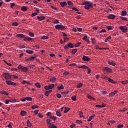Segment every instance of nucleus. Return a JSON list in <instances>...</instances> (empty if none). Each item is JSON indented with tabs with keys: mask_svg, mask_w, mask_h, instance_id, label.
I'll use <instances>...</instances> for the list:
<instances>
[{
	"mask_svg": "<svg viewBox=\"0 0 128 128\" xmlns=\"http://www.w3.org/2000/svg\"><path fill=\"white\" fill-rule=\"evenodd\" d=\"M83 6H84V8L85 10H90V8H92V2H84L82 4Z\"/></svg>",
	"mask_w": 128,
	"mask_h": 128,
	"instance_id": "nucleus-1",
	"label": "nucleus"
},
{
	"mask_svg": "<svg viewBox=\"0 0 128 128\" xmlns=\"http://www.w3.org/2000/svg\"><path fill=\"white\" fill-rule=\"evenodd\" d=\"M3 76L6 80H10L12 78V76L8 73H4Z\"/></svg>",
	"mask_w": 128,
	"mask_h": 128,
	"instance_id": "nucleus-2",
	"label": "nucleus"
},
{
	"mask_svg": "<svg viewBox=\"0 0 128 128\" xmlns=\"http://www.w3.org/2000/svg\"><path fill=\"white\" fill-rule=\"evenodd\" d=\"M120 30L122 32H128V28L126 26H119Z\"/></svg>",
	"mask_w": 128,
	"mask_h": 128,
	"instance_id": "nucleus-3",
	"label": "nucleus"
},
{
	"mask_svg": "<svg viewBox=\"0 0 128 128\" xmlns=\"http://www.w3.org/2000/svg\"><path fill=\"white\" fill-rule=\"evenodd\" d=\"M56 30H64V26L62 24H56L55 26Z\"/></svg>",
	"mask_w": 128,
	"mask_h": 128,
	"instance_id": "nucleus-4",
	"label": "nucleus"
},
{
	"mask_svg": "<svg viewBox=\"0 0 128 128\" xmlns=\"http://www.w3.org/2000/svg\"><path fill=\"white\" fill-rule=\"evenodd\" d=\"M6 84L9 85V86H16V84L14 82H11L10 80L6 81Z\"/></svg>",
	"mask_w": 128,
	"mask_h": 128,
	"instance_id": "nucleus-5",
	"label": "nucleus"
},
{
	"mask_svg": "<svg viewBox=\"0 0 128 128\" xmlns=\"http://www.w3.org/2000/svg\"><path fill=\"white\" fill-rule=\"evenodd\" d=\"M90 60V58L86 56H84L82 57V60H84V62H89Z\"/></svg>",
	"mask_w": 128,
	"mask_h": 128,
	"instance_id": "nucleus-6",
	"label": "nucleus"
},
{
	"mask_svg": "<svg viewBox=\"0 0 128 128\" xmlns=\"http://www.w3.org/2000/svg\"><path fill=\"white\" fill-rule=\"evenodd\" d=\"M37 18L40 22L42 20H44L46 18V17L44 16H38Z\"/></svg>",
	"mask_w": 128,
	"mask_h": 128,
	"instance_id": "nucleus-7",
	"label": "nucleus"
},
{
	"mask_svg": "<svg viewBox=\"0 0 128 128\" xmlns=\"http://www.w3.org/2000/svg\"><path fill=\"white\" fill-rule=\"evenodd\" d=\"M104 70H106V72H112V70L108 67H105Z\"/></svg>",
	"mask_w": 128,
	"mask_h": 128,
	"instance_id": "nucleus-8",
	"label": "nucleus"
},
{
	"mask_svg": "<svg viewBox=\"0 0 128 128\" xmlns=\"http://www.w3.org/2000/svg\"><path fill=\"white\" fill-rule=\"evenodd\" d=\"M32 40V38H31L30 37H24V42H26L27 40L28 42H30V40Z\"/></svg>",
	"mask_w": 128,
	"mask_h": 128,
	"instance_id": "nucleus-9",
	"label": "nucleus"
},
{
	"mask_svg": "<svg viewBox=\"0 0 128 128\" xmlns=\"http://www.w3.org/2000/svg\"><path fill=\"white\" fill-rule=\"evenodd\" d=\"M95 117V114H92V115L89 116V118H88V122H91V120Z\"/></svg>",
	"mask_w": 128,
	"mask_h": 128,
	"instance_id": "nucleus-10",
	"label": "nucleus"
},
{
	"mask_svg": "<svg viewBox=\"0 0 128 128\" xmlns=\"http://www.w3.org/2000/svg\"><path fill=\"white\" fill-rule=\"evenodd\" d=\"M108 18H110V20H114V18H116V16H114V14H110L108 16Z\"/></svg>",
	"mask_w": 128,
	"mask_h": 128,
	"instance_id": "nucleus-11",
	"label": "nucleus"
},
{
	"mask_svg": "<svg viewBox=\"0 0 128 128\" xmlns=\"http://www.w3.org/2000/svg\"><path fill=\"white\" fill-rule=\"evenodd\" d=\"M68 48H74V44H72L71 42H69L67 44Z\"/></svg>",
	"mask_w": 128,
	"mask_h": 128,
	"instance_id": "nucleus-12",
	"label": "nucleus"
},
{
	"mask_svg": "<svg viewBox=\"0 0 128 128\" xmlns=\"http://www.w3.org/2000/svg\"><path fill=\"white\" fill-rule=\"evenodd\" d=\"M96 107L97 108H106V104H102V105H96Z\"/></svg>",
	"mask_w": 128,
	"mask_h": 128,
	"instance_id": "nucleus-13",
	"label": "nucleus"
},
{
	"mask_svg": "<svg viewBox=\"0 0 128 128\" xmlns=\"http://www.w3.org/2000/svg\"><path fill=\"white\" fill-rule=\"evenodd\" d=\"M16 36H18V38H24V34H17Z\"/></svg>",
	"mask_w": 128,
	"mask_h": 128,
	"instance_id": "nucleus-14",
	"label": "nucleus"
},
{
	"mask_svg": "<svg viewBox=\"0 0 128 128\" xmlns=\"http://www.w3.org/2000/svg\"><path fill=\"white\" fill-rule=\"evenodd\" d=\"M78 68H84V70H88V67L85 65H83L82 66H78Z\"/></svg>",
	"mask_w": 128,
	"mask_h": 128,
	"instance_id": "nucleus-15",
	"label": "nucleus"
},
{
	"mask_svg": "<svg viewBox=\"0 0 128 128\" xmlns=\"http://www.w3.org/2000/svg\"><path fill=\"white\" fill-rule=\"evenodd\" d=\"M0 93L1 94H4V95H9V94L8 93L6 92V91H4V90H1L0 92Z\"/></svg>",
	"mask_w": 128,
	"mask_h": 128,
	"instance_id": "nucleus-16",
	"label": "nucleus"
},
{
	"mask_svg": "<svg viewBox=\"0 0 128 128\" xmlns=\"http://www.w3.org/2000/svg\"><path fill=\"white\" fill-rule=\"evenodd\" d=\"M60 4L61 6L64 7V6H66L67 3L66 2H60Z\"/></svg>",
	"mask_w": 128,
	"mask_h": 128,
	"instance_id": "nucleus-17",
	"label": "nucleus"
},
{
	"mask_svg": "<svg viewBox=\"0 0 128 128\" xmlns=\"http://www.w3.org/2000/svg\"><path fill=\"white\" fill-rule=\"evenodd\" d=\"M26 114H27V112H25L24 110H22L20 114L22 116H24L26 115Z\"/></svg>",
	"mask_w": 128,
	"mask_h": 128,
	"instance_id": "nucleus-18",
	"label": "nucleus"
},
{
	"mask_svg": "<svg viewBox=\"0 0 128 128\" xmlns=\"http://www.w3.org/2000/svg\"><path fill=\"white\" fill-rule=\"evenodd\" d=\"M56 115L58 116V117H60L61 116H62V114H61V113H60V110H58L56 112Z\"/></svg>",
	"mask_w": 128,
	"mask_h": 128,
	"instance_id": "nucleus-19",
	"label": "nucleus"
},
{
	"mask_svg": "<svg viewBox=\"0 0 128 128\" xmlns=\"http://www.w3.org/2000/svg\"><path fill=\"white\" fill-rule=\"evenodd\" d=\"M21 10H23V12H26V10H28V8H26V6H24L21 8Z\"/></svg>",
	"mask_w": 128,
	"mask_h": 128,
	"instance_id": "nucleus-20",
	"label": "nucleus"
},
{
	"mask_svg": "<svg viewBox=\"0 0 128 128\" xmlns=\"http://www.w3.org/2000/svg\"><path fill=\"white\" fill-rule=\"evenodd\" d=\"M108 64L110 65V66H116V63L112 62H110L109 61L108 62Z\"/></svg>",
	"mask_w": 128,
	"mask_h": 128,
	"instance_id": "nucleus-21",
	"label": "nucleus"
},
{
	"mask_svg": "<svg viewBox=\"0 0 128 128\" xmlns=\"http://www.w3.org/2000/svg\"><path fill=\"white\" fill-rule=\"evenodd\" d=\"M126 10H122L121 16H124L126 15Z\"/></svg>",
	"mask_w": 128,
	"mask_h": 128,
	"instance_id": "nucleus-22",
	"label": "nucleus"
},
{
	"mask_svg": "<svg viewBox=\"0 0 128 128\" xmlns=\"http://www.w3.org/2000/svg\"><path fill=\"white\" fill-rule=\"evenodd\" d=\"M26 52L27 54H32L34 53V51H32V50H26Z\"/></svg>",
	"mask_w": 128,
	"mask_h": 128,
	"instance_id": "nucleus-23",
	"label": "nucleus"
},
{
	"mask_svg": "<svg viewBox=\"0 0 128 128\" xmlns=\"http://www.w3.org/2000/svg\"><path fill=\"white\" fill-rule=\"evenodd\" d=\"M71 100H73L74 102L76 101V96H72V97L71 98Z\"/></svg>",
	"mask_w": 128,
	"mask_h": 128,
	"instance_id": "nucleus-24",
	"label": "nucleus"
},
{
	"mask_svg": "<svg viewBox=\"0 0 128 128\" xmlns=\"http://www.w3.org/2000/svg\"><path fill=\"white\" fill-rule=\"evenodd\" d=\"M49 118H50V120H53L54 121L56 120V116H50V117H49Z\"/></svg>",
	"mask_w": 128,
	"mask_h": 128,
	"instance_id": "nucleus-25",
	"label": "nucleus"
},
{
	"mask_svg": "<svg viewBox=\"0 0 128 128\" xmlns=\"http://www.w3.org/2000/svg\"><path fill=\"white\" fill-rule=\"evenodd\" d=\"M70 110V108L65 107L64 112V114L68 113V111Z\"/></svg>",
	"mask_w": 128,
	"mask_h": 128,
	"instance_id": "nucleus-26",
	"label": "nucleus"
},
{
	"mask_svg": "<svg viewBox=\"0 0 128 128\" xmlns=\"http://www.w3.org/2000/svg\"><path fill=\"white\" fill-rule=\"evenodd\" d=\"M48 128H58L56 127V125L52 124L50 126H48Z\"/></svg>",
	"mask_w": 128,
	"mask_h": 128,
	"instance_id": "nucleus-27",
	"label": "nucleus"
},
{
	"mask_svg": "<svg viewBox=\"0 0 128 128\" xmlns=\"http://www.w3.org/2000/svg\"><path fill=\"white\" fill-rule=\"evenodd\" d=\"M56 88H58V90H64V86H62V84H61L60 86H58L56 87Z\"/></svg>",
	"mask_w": 128,
	"mask_h": 128,
	"instance_id": "nucleus-28",
	"label": "nucleus"
},
{
	"mask_svg": "<svg viewBox=\"0 0 128 128\" xmlns=\"http://www.w3.org/2000/svg\"><path fill=\"white\" fill-rule=\"evenodd\" d=\"M50 122H52L50 119H47L46 120V124L48 125H52V123H50Z\"/></svg>",
	"mask_w": 128,
	"mask_h": 128,
	"instance_id": "nucleus-29",
	"label": "nucleus"
},
{
	"mask_svg": "<svg viewBox=\"0 0 128 128\" xmlns=\"http://www.w3.org/2000/svg\"><path fill=\"white\" fill-rule=\"evenodd\" d=\"M21 70L26 72L28 71V68L24 67L21 69Z\"/></svg>",
	"mask_w": 128,
	"mask_h": 128,
	"instance_id": "nucleus-30",
	"label": "nucleus"
},
{
	"mask_svg": "<svg viewBox=\"0 0 128 128\" xmlns=\"http://www.w3.org/2000/svg\"><path fill=\"white\" fill-rule=\"evenodd\" d=\"M76 52H78V50L76 49H73L72 51V54H75Z\"/></svg>",
	"mask_w": 128,
	"mask_h": 128,
	"instance_id": "nucleus-31",
	"label": "nucleus"
},
{
	"mask_svg": "<svg viewBox=\"0 0 128 128\" xmlns=\"http://www.w3.org/2000/svg\"><path fill=\"white\" fill-rule=\"evenodd\" d=\"M27 126L28 127H31V123H30V121L29 120H28L27 121Z\"/></svg>",
	"mask_w": 128,
	"mask_h": 128,
	"instance_id": "nucleus-32",
	"label": "nucleus"
},
{
	"mask_svg": "<svg viewBox=\"0 0 128 128\" xmlns=\"http://www.w3.org/2000/svg\"><path fill=\"white\" fill-rule=\"evenodd\" d=\"M12 26H18V24L16 22H14L12 23Z\"/></svg>",
	"mask_w": 128,
	"mask_h": 128,
	"instance_id": "nucleus-33",
	"label": "nucleus"
},
{
	"mask_svg": "<svg viewBox=\"0 0 128 128\" xmlns=\"http://www.w3.org/2000/svg\"><path fill=\"white\" fill-rule=\"evenodd\" d=\"M96 50H105V49H106V48H100V47L98 46H96Z\"/></svg>",
	"mask_w": 128,
	"mask_h": 128,
	"instance_id": "nucleus-34",
	"label": "nucleus"
},
{
	"mask_svg": "<svg viewBox=\"0 0 128 128\" xmlns=\"http://www.w3.org/2000/svg\"><path fill=\"white\" fill-rule=\"evenodd\" d=\"M48 36H43L42 37L41 40H48Z\"/></svg>",
	"mask_w": 128,
	"mask_h": 128,
	"instance_id": "nucleus-35",
	"label": "nucleus"
},
{
	"mask_svg": "<svg viewBox=\"0 0 128 128\" xmlns=\"http://www.w3.org/2000/svg\"><path fill=\"white\" fill-rule=\"evenodd\" d=\"M12 78H14V80H16L18 78V76L16 75H12Z\"/></svg>",
	"mask_w": 128,
	"mask_h": 128,
	"instance_id": "nucleus-36",
	"label": "nucleus"
},
{
	"mask_svg": "<svg viewBox=\"0 0 128 128\" xmlns=\"http://www.w3.org/2000/svg\"><path fill=\"white\" fill-rule=\"evenodd\" d=\"M82 84L80 83L79 84L77 85V86H76V88H82Z\"/></svg>",
	"mask_w": 128,
	"mask_h": 128,
	"instance_id": "nucleus-37",
	"label": "nucleus"
},
{
	"mask_svg": "<svg viewBox=\"0 0 128 128\" xmlns=\"http://www.w3.org/2000/svg\"><path fill=\"white\" fill-rule=\"evenodd\" d=\"M53 22L54 24H60V22L58 21V19H55L54 20Z\"/></svg>",
	"mask_w": 128,
	"mask_h": 128,
	"instance_id": "nucleus-38",
	"label": "nucleus"
},
{
	"mask_svg": "<svg viewBox=\"0 0 128 128\" xmlns=\"http://www.w3.org/2000/svg\"><path fill=\"white\" fill-rule=\"evenodd\" d=\"M88 98L90 100H95V99H94V97H92V96H91L90 95L88 96Z\"/></svg>",
	"mask_w": 128,
	"mask_h": 128,
	"instance_id": "nucleus-39",
	"label": "nucleus"
},
{
	"mask_svg": "<svg viewBox=\"0 0 128 128\" xmlns=\"http://www.w3.org/2000/svg\"><path fill=\"white\" fill-rule=\"evenodd\" d=\"M82 44V42H78L74 45V46H76V48H78V46H80V44Z\"/></svg>",
	"mask_w": 128,
	"mask_h": 128,
	"instance_id": "nucleus-40",
	"label": "nucleus"
},
{
	"mask_svg": "<svg viewBox=\"0 0 128 128\" xmlns=\"http://www.w3.org/2000/svg\"><path fill=\"white\" fill-rule=\"evenodd\" d=\"M44 90H46L52 89V88H49L48 86H44Z\"/></svg>",
	"mask_w": 128,
	"mask_h": 128,
	"instance_id": "nucleus-41",
	"label": "nucleus"
},
{
	"mask_svg": "<svg viewBox=\"0 0 128 128\" xmlns=\"http://www.w3.org/2000/svg\"><path fill=\"white\" fill-rule=\"evenodd\" d=\"M83 40H86V42H88V36H84Z\"/></svg>",
	"mask_w": 128,
	"mask_h": 128,
	"instance_id": "nucleus-42",
	"label": "nucleus"
},
{
	"mask_svg": "<svg viewBox=\"0 0 128 128\" xmlns=\"http://www.w3.org/2000/svg\"><path fill=\"white\" fill-rule=\"evenodd\" d=\"M79 115H80V118H82V117H83V112H79Z\"/></svg>",
	"mask_w": 128,
	"mask_h": 128,
	"instance_id": "nucleus-43",
	"label": "nucleus"
},
{
	"mask_svg": "<svg viewBox=\"0 0 128 128\" xmlns=\"http://www.w3.org/2000/svg\"><path fill=\"white\" fill-rule=\"evenodd\" d=\"M76 123L80 124H82V121L80 120H76Z\"/></svg>",
	"mask_w": 128,
	"mask_h": 128,
	"instance_id": "nucleus-44",
	"label": "nucleus"
},
{
	"mask_svg": "<svg viewBox=\"0 0 128 128\" xmlns=\"http://www.w3.org/2000/svg\"><path fill=\"white\" fill-rule=\"evenodd\" d=\"M36 87L38 88H40L41 86L39 82H36Z\"/></svg>",
	"mask_w": 128,
	"mask_h": 128,
	"instance_id": "nucleus-45",
	"label": "nucleus"
},
{
	"mask_svg": "<svg viewBox=\"0 0 128 128\" xmlns=\"http://www.w3.org/2000/svg\"><path fill=\"white\" fill-rule=\"evenodd\" d=\"M26 98L27 100V101L30 102V101H32V98H31L30 97H26Z\"/></svg>",
	"mask_w": 128,
	"mask_h": 128,
	"instance_id": "nucleus-46",
	"label": "nucleus"
},
{
	"mask_svg": "<svg viewBox=\"0 0 128 128\" xmlns=\"http://www.w3.org/2000/svg\"><path fill=\"white\" fill-rule=\"evenodd\" d=\"M29 36H31L32 38V37L34 36V34L33 32H30Z\"/></svg>",
	"mask_w": 128,
	"mask_h": 128,
	"instance_id": "nucleus-47",
	"label": "nucleus"
},
{
	"mask_svg": "<svg viewBox=\"0 0 128 128\" xmlns=\"http://www.w3.org/2000/svg\"><path fill=\"white\" fill-rule=\"evenodd\" d=\"M54 84H52L49 85V86H47V87H48L49 88H54Z\"/></svg>",
	"mask_w": 128,
	"mask_h": 128,
	"instance_id": "nucleus-48",
	"label": "nucleus"
},
{
	"mask_svg": "<svg viewBox=\"0 0 128 128\" xmlns=\"http://www.w3.org/2000/svg\"><path fill=\"white\" fill-rule=\"evenodd\" d=\"M32 108L33 110H34L36 108H38V106H37V105L32 106Z\"/></svg>",
	"mask_w": 128,
	"mask_h": 128,
	"instance_id": "nucleus-49",
	"label": "nucleus"
},
{
	"mask_svg": "<svg viewBox=\"0 0 128 128\" xmlns=\"http://www.w3.org/2000/svg\"><path fill=\"white\" fill-rule=\"evenodd\" d=\"M56 98H62V96L60 94H56Z\"/></svg>",
	"mask_w": 128,
	"mask_h": 128,
	"instance_id": "nucleus-50",
	"label": "nucleus"
},
{
	"mask_svg": "<svg viewBox=\"0 0 128 128\" xmlns=\"http://www.w3.org/2000/svg\"><path fill=\"white\" fill-rule=\"evenodd\" d=\"M10 102L12 103H15L16 102V100L15 99H12L10 100Z\"/></svg>",
	"mask_w": 128,
	"mask_h": 128,
	"instance_id": "nucleus-51",
	"label": "nucleus"
},
{
	"mask_svg": "<svg viewBox=\"0 0 128 128\" xmlns=\"http://www.w3.org/2000/svg\"><path fill=\"white\" fill-rule=\"evenodd\" d=\"M120 18L121 20H128V19L126 17H123V16H120Z\"/></svg>",
	"mask_w": 128,
	"mask_h": 128,
	"instance_id": "nucleus-52",
	"label": "nucleus"
},
{
	"mask_svg": "<svg viewBox=\"0 0 128 128\" xmlns=\"http://www.w3.org/2000/svg\"><path fill=\"white\" fill-rule=\"evenodd\" d=\"M121 83L122 84H128V81H122Z\"/></svg>",
	"mask_w": 128,
	"mask_h": 128,
	"instance_id": "nucleus-53",
	"label": "nucleus"
},
{
	"mask_svg": "<svg viewBox=\"0 0 128 128\" xmlns=\"http://www.w3.org/2000/svg\"><path fill=\"white\" fill-rule=\"evenodd\" d=\"M38 16V13L37 12H32V14L31 15V16Z\"/></svg>",
	"mask_w": 128,
	"mask_h": 128,
	"instance_id": "nucleus-54",
	"label": "nucleus"
},
{
	"mask_svg": "<svg viewBox=\"0 0 128 128\" xmlns=\"http://www.w3.org/2000/svg\"><path fill=\"white\" fill-rule=\"evenodd\" d=\"M126 110H128V109L127 108H123V110H120V112H126Z\"/></svg>",
	"mask_w": 128,
	"mask_h": 128,
	"instance_id": "nucleus-55",
	"label": "nucleus"
},
{
	"mask_svg": "<svg viewBox=\"0 0 128 128\" xmlns=\"http://www.w3.org/2000/svg\"><path fill=\"white\" fill-rule=\"evenodd\" d=\"M76 66V63H74L70 64V66H72V68H74V66Z\"/></svg>",
	"mask_w": 128,
	"mask_h": 128,
	"instance_id": "nucleus-56",
	"label": "nucleus"
},
{
	"mask_svg": "<svg viewBox=\"0 0 128 128\" xmlns=\"http://www.w3.org/2000/svg\"><path fill=\"white\" fill-rule=\"evenodd\" d=\"M115 94H116L110 93V97L112 98V97L114 96Z\"/></svg>",
	"mask_w": 128,
	"mask_h": 128,
	"instance_id": "nucleus-57",
	"label": "nucleus"
},
{
	"mask_svg": "<svg viewBox=\"0 0 128 128\" xmlns=\"http://www.w3.org/2000/svg\"><path fill=\"white\" fill-rule=\"evenodd\" d=\"M102 32H106V30L104 29H102L101 31L99 32V34H102Z\"/></svg>",
	"mask_w": 128,
	"mask_h": 128,
	"instance_id": "nucleus-58",
	"label": "nucleus"
},
{
	"mask_svg": "<svg viewBox=\"0 0 128 128\" xmlns=\"http://www.w3.org/2000/svg\"><path fill=\"white\" fill-rule=\"evenodd\" d=\"M67 4L68 6H72V2L70 1H68Z\"/></svg>",
	"mask_w": 128,
	"mask_h": 128,
	"instance_id": "nucleus-59",
	"label": "nucleus"
},
{
	"mask_svg": "<svg viewBox=\"0 0 128 128\" xmlns=\"http://www.w3.org/2000/svg\"><path fill=\"white\" fill-rule=\"evenodd\" d=\"M70 73L68 72H64V73L63 74V75L66 76H68V74Z\"/></svg>",
	"mask_w": 128,
	"mask_h": 128,
	"instance_id": "nucleus-60",
	"label": "nucleus"
},
{
	"mask_svg": "<svg viewBox=\"0 0 128 128\" xmlns=\"http://www.w3.org/2000/svg\"><path fill=\"white\" fill-rule=\"evenodd\" d=\"M27 100L26 98H24L21 99V101L22 102H24L25 101Z\"/></svg>",
	"mask_w": 128,
	"mask_h": 128,
	"instance_id": "nucleus-61",
	"label": "nucleus"
},
{
	"mask_svg": "<svg viewBox=\"0 0 128 128\" xmlns=\"http://www.w3.org/2000/svg\"><path fill=\"white\" fill-rule=\"evenodd\" d=\"M124 126L122 124H119L117 125V128H123Z\"/></svg>",
	"mask_w": 128,
	"mask_h": 128,
	"instance_id": "nucleus-62",
	"label": "nucleus"
},
{
	"mask_svg": "<svg viewBox=\"0 0 128 128\" xmlns=\"http://www.w3.org/2000/svg\"><path fill=\"white\" fill-rule=\"evenodd\" d=\"M38 112H39V110H36L34 112V113L36 114V115L38 114Z\"/></svg>",
	"mask_w": 128,
	"mask_h": 128,
	"instance_id": "nucleus-63",
	"label": "nucleus"
},
{
	"mask_svg": "<svg viewBox=\"0 0 128 128\" xmlns=\"http://www.w3.org/2000/svg\"><path fill=\"white\" fill-rule=\"evenodd\" d=\"M68 94V92H62V94L67 95Z\"/></svg>",
	"mask_w": 128,
	"mask_h": 128,
	"instance_id": "nucleus-64",
	"label": "nucleus"
}]
</instances>
